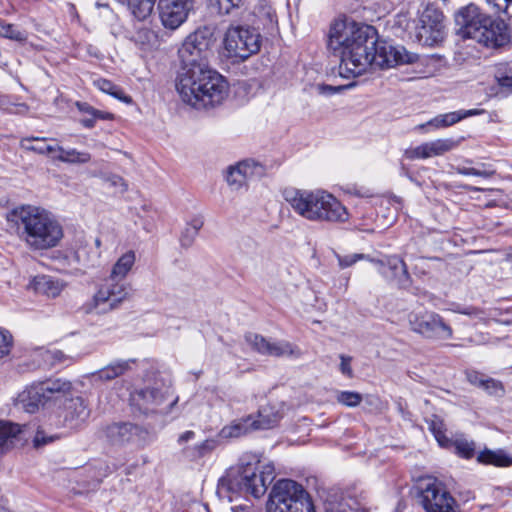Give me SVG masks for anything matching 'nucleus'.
Wrapping results in <instances>:
<instances>
[{"instance_id":"obj_1","label":"nucleus","mask_w":512,"mask_h":512,"mask_svg":"<svg viewBox=\"0 0 512 512\" xmlns=\"http://www.w3.org/2000/svg\"><path fill=\"white\" fill-rule=\"evenodd\" d=\"M327 48L340 59L339 74L344 78L360 76L373 64L388 68L418 60L417 54L403 46L379 42L374 27L349 19L331 23Z\"/></svg>"},{"instance_id":"obj_2","label":"nucleus","mask_w":512,"mask_h":512,"mask_svg":"<svg viewBox=\"0 0 512 512\" xmlns=\"http://www.w3.org/2000/svg\"><path fill=\"white\" fill-rule=\"evenodd\" d=\"M210 40L204 31L190 34L179 49L181 72L176 90L183 102L197 109L220 104L227 96L224 77L208 66Z\"/></svg>"},{"instance_id":"obj_3","label":"nucleus","mask_w":512,"mask_h":512,"mask_svg":"<svg viewBox=\"0 0 512 512\" xmlns=\"http://www.w3.org/2000/svg\"><path fill=\"white\" fill-rule=\"evenodd\" d=\"M274 478L275 468L272 462L262 460L254 453H244L237 467L229 469L220 478L217 493L229 501L238 496L248 495L260 498L266 493Z\"/></svg>"},{"instance_id":"obj_4","label":"nucleus","mask_w":512,"mask_h":512,"mask_svg":"<svg viewBox=\"0 0 512 512\" xmlns=\"http://www.w3.org/2000/svg\"><path fill=\"white\" fill-rule=\"evenodd\" d=\"M20 239L35 251L47 250L58 245L63 229L56 217L48 210L23 205L12 212Z\"/></svg>"},{"instance_id":"obj_5","label":"nucleus","mask_w":512,"mask_h":512,"mask_svg":"<svg viewBox=\"0 0 512 512\" xmlns=\"http://www.w3.org/2000/svg\"><path fill=\"white\" fill-rule=\"evenodd\" d=\"M282 196L297 215L308 221L344 223L350 216L340 200L326 190L289 187L283 190Z\"/></svg>"},{"instance_id":"obj_6","label":"nucleus","mask_w":512,"mask_h":512,"mask_svg":"<svg viewBox=\"0 0 512 512\" xmlns=\"http://www.w3.org/2000/svg\"><path fill=\"white\" fill-rule=\"evenodd\" d=\"M136 262L133 250L122 254L112 266L110 281L102 284L94 296L85 303L86 313L104 314L115 308L128 297V290L122 280L132 271Z\"/></svg>"},{"instance_id":"obj_7","label":"nucleus","mask_w":512,"mask_h":512,"mask_svg":"<svg viewBox=\"0 0 512 512\" xmlns=\"http://www.w3.org/2000/svg\"><path fill=\"white\" fill-rule=\"evenodd\" d=\"M71 390V382L60 378L32 383L18 394L15 405L18 409L33 414L50 402L56 403L65 399Z\"/></svg>"},{"instance_id":"obj_8","label":"nucleus","mask_w":512,"mask_h":512,"mask_svg":"<svg viewBox=\"0 0 512 512\" xmlns=\"http://www.w3.org/2000/svg\"><path fill=\"white\" fill-rule=\"evenodd\" d=\"M267 512H315L310 495L294 480L281 479L272 487Z\"/></svg>"},{"instance_id":"obj_9","label":"nucleus","mask_w":512,"mask_h":512,"mask_svg":"<svg viewBox=\"0 0 512 512\" xmlns=\"http://www.w3.org/2000/svg\"><path fill=\"white\" fill-rule=\"evenodd\" d=\"M130 401L133 406L144 414H169L177 404L178 397L171 387L162 380H156L131 393Z\"/></svg>"},{"instance_id":"obj_10","label":"nucleus","mask_w":512,"mask_h":512,"mask_svg":"<svg viewBox=\"0 0 512 512\" xmlns=\"http://www.w3.org/2000/svg\"><path fill=\"white\" fill-rule=\"evenodd\" d=\"M262 37L253 27L245 25L230 26L223 38V47L227 57L244 61L260 51Z\"/></svg>"},{"instance_id":"obj_11","label":"nucleus","mask_w":512,"mask_h":512,"mask_svg":"<svg viewBox=\"0 0 512 512\" xmlns=\"http://www.w3.org/2000/svg\"><path fill=\"white\" fill-rule=\"evenodd\" d=\"M419 503L425 512H455L456 501L445 484L434 477L421 479L417 486Z\"/></svg>"},{"instance_id":"obj_12","label":"nucleus","mask_w":512,"mask_h":512,"mask_svg":"<svg viewBox=\"0 0 512 512\" xmlns=\"http://www.w3.org/2000/svg\"><path fill=\"white\" fill-rule=\"evenodd\" d=\"M102 438L113 446L134 445L143 448L152 442L149 431L130 422L112 423L102 429Z\"/></svg>"},{"instance_id":"obj_13","label":"nucleus","mask_w":512,"mask_h":512,"mask_svg":"<svg viewBox=\"0 0 512 512\" xmlns=\"http://www.w3.org/2000/svg\"><path fill=\"white\" fill-rule=\"evenodd\" d=\"M445 25L443 13L433 5H427L420 13L415 26V38L423 46H434L443 41Z\"/></svg>"},{"instance_id":"obj_14","label":"nucleus","mask_w":512,"mask_h":512,"mask_svg":"<svg viewBox=\"0 0 512 512\" xmlns=\"http://www.w3.org/2000/svg\"><path fill=\"white\" fill-rule=\"evenodd\" d=\"M409 324L414 332L426 338L448 340L453 336L452 328L435 312L412 313Z\"/></svg>"},{"instance_id":"obj_15","label":"nucleus","mask_w":512,"mask_h":512,"mask_svg":"<svg viewBox=\"0 0 512 512\" xmlns=\"http://www.w3.org/2000/svg\"><path fill=\"white\" fill-rule=\"evenodd\" d=\"M488 16L481 13L480 9L469 4L461 8L455 15V23L458 27V34L463 38H469L476 41L478 34L483 29Z\"/></svg>"},{"instance_id":"obj_16","label":"nucleus","mask_w":512,"mask_h":512,"mask_svg":"<svg viewBox=\"0 0 512 512\" xmlns=\"http://www.w3.org/2000/svg\"><path fill=\"white\" fill-rule=\"evenodd\" d=\"M193 8L192 0H159L158 9L165 28L175 30L183 24Z\"/></svg>"},{"instance_id":"obj_17","label":"nucleus","mask_w":512,"mask_h":512,"mask_svg":"<svg viewBox=\"0 0 512 512\" xmlns=\"http://www.w3.org/2000/svg\"><path fill=\"white\" fill-rule=\"evenodd\" d=\"M457 146L458 141L452 138H439L406 149L404 151V157L408 160H424L431 157L442 156L455 149Z\"/></svg>"},{"instance_id":"obj_18","label":"nucleus","mask_w":512,"mask_h":512,"mask_svg":"<svg viewBox=\"0 0 512 512\" xmlns=\"http://www.w3.org/2000/svg\"><path fill=\"white\" fill-rule=\"evenodd\" d=\"M264 174L265 168L262 164L254 160H244L228 168L226 181L232 189L237 190L241 188L248 179L259 178Z\"/></svg>"},{"instance_id":"obj_19","label":"nucleus","mask_w":512,"mask_h":512,"mask_svg":"<svg viewBox=\"0 0 512 512\" xmlns=\"http://www.w3.org/2000/svg\"><path fill=\"white\" fill-rule=\"evenodd\" d=\"M509 40L507 26L502 20H493L488 17L476 41L487 47H501Z\"/></svg>"},{"instance_id":"obj_20","label":"nucleus","mask_w":512,"mask_h":512,"mask_svg":"<svg viewBox=\"0 0 512 512\" xmlns=\"http://www.w3.org/2000/svg\"><path fill=\"white\" fill-rule=\"evenodd\" d=\"M379 273L384 277L393 279L402 288L410 285V275L405 262L397 256H388L384 260H378Z\"/></svg>"},{"instance_id":"obj_21","label":"nucleus","mask_w":512,"mask_h":512,"mask_svg":"<svg viewBox=\"0 0 512 512\" xmlns=\"http://www.w3.org/2000/svg\"><path fill=\"white\" fill-rule=\"evenodd\" d=\"M195 436L194 431L188 430L180 434L177 439V443L182 446L181 455L188 461H197L215 448V442L213 440H204L192 446H185V444L193 440Z\"/></svg>"},{"instance_id":"obj_22","label":"nucleus","mask_w":512,"mask_h":512,"mask_svg":"<svg viewBox=\"0 0 512 512\" xmlns=\"http://www.w3.org/2000/svg\"><path fill=\"white\" fill-rule=\"evenodd\" d=\"M431 430L441 447L448 448L453 446L455 453L465 459H470L475 455L476 445L474 441L463 436L457 437L455 440H450L444 435L440 427L436 426V423L431 425Z\"/></svg>"},{"instance_id":"obj_23","label":"nucleus","mask_w":512,"mask_h":512,"mask_svg":"<svg viewBox=\"0 0 512 512\" xmlns=\"http://www.w3.org/2000/svg\"><path fill=\"white\" fill-rule=\"evenodd\" d=\"M246 340L255 350L265 355L285 356L293 353L292 345L288 342H270L258 334H249Z\"/></svg>"},{"instance_id":"obj_24","label":"nucleus","mask_w":512,"mask_h":512,"mask_svg":"<svg viewBox=\"0 0 512 512\" xmlns=\"http://www.w3.org/2000/svg\"><path fill=\"white\" fill-rule=\"evenodd\" d=\"M484 111L481 109H469V110H459L453 111L445 114H439L435 116L433 119L429 120L425 124L419 125V128H433V129H441L449 127L462 119L476 116L482 114Z\"/></svg>"},{"instance_id":"obj_25","label":"nucleus","mask_w":512,"mask_h":512,"mask_svg":"<svg viewBox=\"0 0 512 512\" xmlns=\"http://www.w3.org/2000/svg\"><path fill=\"white\" fill-rule=\"evenodd\" d=\"M27 425L0 420V453L26 436Z\"/></svg>"},{"instance_id":"obj_26","label":"nucleus","mask_w":512,"mask_h":512,"mask_svg":"<svg viewBox=\"0 0 512 512\" xmlns=\"http://www.w3.org/2000/svg\"><path fill=\"white\" fill-rule=\"evenodd\" d=\"M281 409L273 405L262 406L257 418L251 416V425L254 430L270 429L278 424L282 418Z\"/></svg>"},{"instance_id":"obj_27","label":"nucleus","mask_w":512,"mask_h":512,"mask_svg":"<svg viewBox=\"0 0 512 512\" xmlns=\"http://www.w3.org/2000/svg\"><path fill=\"white\" fill-rule=\"evenodd\" d=\"M32 285L37 293L52 298L59 296L66 286L64 281L49 275L36 276Z\"/></svg>"},{"instance_id":"obj_28","label":"nucleus","mask_w":512,"mask_h":512,"mask_svg":"<svg viewBox=\"0 0 512 512\" xmlns=\"http://www.w3.org/2000/svg\"><path fill=\"white\" fill-rule=\"evenodd\" d=\"M49 141L55 140L45 137H26L21 139L20 146L26 151L49 155L52 158V155H56L58 144H51Z\"/></svg>"},{"instance_id":"obj_29","label":"nucleus","mask_w":512,"mask_h":512,"mask_svg":"<svg viewBox=\"0 0 512 512\" xmlns=\"http://www.w3.org/2000/svg\"><path fill=\"white\" fill-rule=\"evenodd\" d=\"M52 159L67 164L82 165L90 162L91 154L87 151H79L75 148H65L58 145L56 155H52Z\"/></svg>"},{"instance_id":"obj_30","label":"nucleus","mask_w":512,"mask_h":512,"mask_svg":"<svg viewBox=\"0 0 512 512\" xmlns=\"http://www.w3.org/2000/svg\"><path fill=\"white\" fill-rule=\"evenodd\" d=\"M365 503L350 495L337 501H328L325 512H366Z\"/></svg>"},{"instance_id":"obj_31","label":"nucleus","mask_w":512,"mask_h":512,"mask_svg":"<svg viewBox=\"0 0 512 512\" xmlns=\"http://www.w3.org/2000/svg\"><path fill=\"white\" fill-rule=\"evenodd\" d=\"M133 360H115L98 370L93 374V377L99 380L110 381L113 380L123 374H125L130 369V364Z\"/></svg>"},{"instance_id":"obj_32","label":"nucleus","mask_w":512,"mask_h":512,"mask_svg":"<svg viewBox=\"0 0 512 512\" xmlns=\"http://www.w3.org/2000/svg\"><path fill=\"white\" fill-rule=\"evenodd\" d=\"M90 415V410L81 397L72 398L67 406L66 420L75 422V424L85 422Z\"/></svg>"},{"instance_id":"obj_33","label":"nucleus","mask_w":512,"mask_h":512,"mask_svg":"<svg viewBox=\"0 0 512 512\" xmlns=\"http://www.w3.org/2000/svg\"><path fill=\"white\" fill-rule=\"evenodd\" d=\"M203 225L204 220L200 215L193 216L189 221H187L180 236L181 246L185 248L190 247L198 236V233Z\"/></svg>"},{"instance_id":"obj_34","label":"nucleus","mask_w":512,"mask_h":512,"mask_svg":"<svg viewBox=\"0 0 512 512\" xmlns=\"http://www.w3.org/2000/svg\"><path fill=\"white\" fill-rule=\"evenodd\" d=\"M453 311L456 313H459V314H464V315L470 316L474 319H477L479 322H482L485 324L488 323V321H490V320L496 321V316L498 314L496 309H490L488 311H484V310H481L476 307L462 308V307L458 306L456 309H453ZM497 322H498V320H497ZM499 323L504 324V325H511L512 321L511 320H501V321H499Z\"/></svg>"},{"instance_id":"obj_35","label":"nucleus","mask_w":512,"mask_h":512,"mask_svg":"<svg viewBox=\"0 0 512 512\" xmlns=\"http://www.w3.org/2000/svg\"><path fill=\"white\" fill-rule=\"evenodd\" d=\"M251 416L234 420L230 424L224 426L220 431V436L222 438H237L242 435L247 434L248 432L254 430L252 428Z\"/></svg>"},{"instance_id":"obj_36","label":"nucleus","mask_w":512,"mask_h":512,"mask_svg":"<svg viewBox=\"0 0 512 512\" xmlns=\"http://www.w3.org/2000/svg\"><path fill=\"white\" fill-rule=\"evenodd\" d=\"M127 5L131 14L142 21L148 18L153 12L156 0H117Z\"/></svg>"},{"instance_id":"obj_37","label":"nucleus","mask_w":512,"mask_h":512,"mask_svg":"<svg viewBox=\"0 0 512 512\" xmlns=\"http://www.w3.org/2000/svg\"><path fill=\"white\" fill-rule=\"evenodd\" d=\"M477 460L479 463L497 467H508L512 465V458L501 450L492 451L486 449L478 454Z\"/></svg>"},{"instance_id":"obj_38","label":"nucleus","mask_w":512,"mask_h":512,"mask_svg":"<svg viewBox=\"0 0 512 512\" xmlns=\"http://www.w3.org/2000/svg\"><path fill=\"white\" fill-rule=\"evenodd\" d=\"M95 86L104 93H107L116 99H119L125 103H130L131 98L127 96L121 88L116 86L110 80L99 78L94 81Z\"/></svg>"},{"instance_id":"obj_39","label":"nucleus","mask_w":512,"mask_h":512,"mask_svg":"<svg viewBox=\"0 0 512 512\" xmlns=\"http://www.w3.org/2000/svg\"><path fill=\"white\" fill-rule=\"evenodd\" d=\"M0 36L17 42H25L27 40V33L24 30H21L16 25L7 23L1 19Z\"/></svg>"},{"instance_id":"obj_40","label":"nucleus","mask_w":512,"mask_h":512,"mask_svg":"<svg viewBox=\"0 0 512 512\" xmlns=\"http://www.w3.org/2000/svg\"><path fill=\"white\" fill-rule=\"evenodd\" d=\"M14 345V339L11 332L0 327V359L10 355Z\"/></svg>"},{"instance_id":"obj_41","label":"nucleus","mask_w":512,"mask_h":512,"mask_svg":"<svg viewBox=\"0 0 512 512\" xmlns=\"http://www.w3.org/2000/svg\"><path fill=\"white\" fill-rule=\"evenodd\" d=\"M337 401L347 407H356L362 401L361 394L353 391H340L336 396Z\"/></svg>"},{"instance_id":"obj_42","label":"nucleus","mask_w":512,"mask_h":512,"mask_svg":"<svg viewBox=\"0 0 512 512\" xmlns=\"http://www.w3.org/2000/svg\"><path fill=\"white\" fill-rule=\"evenodd\" d=\"M242 0H210L211 6L221 15H227L240 6Z\"/></svg>"},{"instance_id":"obj_43","label":"nucleus","mask_w":512,"mask_h":512,"mask_svg":"<svg viewBox=\"0 0 512 512\" xmlns=\"http://www.w3.org/2000/svg\"><path fill=\"white\" fill-rule=\"evenodd\" d=\"M479 386L483 387L490 394L500 395L503 393L501 382L492 378L480 379Z\"/></svg>"},{"instance_id":"obj_44","label":"nucleus","mask_w":512,"mask_h":512,"mask_svg":"<svg viewBox=\"0 0 512 512\" xmlns=\"http://www.w3.org/2000/svg\"><path fill=\"white\" fill-rule=\"evenodd\" d=\"M457 172L461 175H466V176L471 175V176H477V177H483V178H490L494 174V171L480 170V169L473 168V167L458 168Z\"/></svg>"},{"instance_id":"obj_45","label":"nucleus","mask_w":512,"mask_h":512,"mask_svg":"<svg viewBox=\"0 0 512 512\" xmlns=\"http://www.w3.org/2000/svg\"><path fill=\"white\" fill-rule=\"evenodd\" d=\"M56 439V435H47L44 430L38 429L33 439V443L36 448H39L41 446L52 443Z\"/></svg>"},{"instance_id":"obj_46","label":"nucleus","mask_w":512,"mask_h":512,"mask_svg":"<svg viewBox=\"0 0 512 512\" xmlns=\"http://www.w3.org/2000/svg\"><path fill=\"white\" fill-rule=\"evenodd\" d=\"M366 256L364 254H352L346 256H338V262L341 268H347L358 260L365 259Z\"/></svg>"},{"instance_id":"obj_47","label":"nucleus","mask_w":512,"mask_h":512,"mask_svg":"<svg viewBox=\"0 0 512 512\" xmlns=\"http://www.w3.org/2000/svg\"><path fill=\"white\" fill-rule=\"evenodd\" d=\"M512 0H486V2L495 9L498 13H505L509 11Z\"/></svg>"},{"instance_id":"obj_48","label":"nucleus","mask_w":512,"mask_h":512,"mask_svg":"<svg viewBox=\"0 0 512 512\" xmlns=\"http://www.w3.org/2000/svg\"><path fill=\"white\" fill-rule=\"evenodd\" d=\"M352 357L346 355H340V371L347 377L353 376V370L351 367Z\"/></svg>"},{"instance_id":"obj_49","label":"nucleus","mask_w":512,"mask_h":512,"mask_svg":"<svg viewBox=\"0 0 512 512\" xmlns=\"http://www.w3.org/2000/svg\"><path fill=\"white\" fill-rule=\"evenodd\" d=\"M107 182L110 184V186L117 188L120 193H124L128 189V185L125 180L118 175H112L108 177Z\"/></svg>"},{"instance_id":"obj_50","label":"nucleus","mask_w":512,"mask_h":512,"mask_svg":"<svg viewBox=\"0 0 512 512\" xmlns=\"http://www.w3.org/2000/svg\"><path fill=\"white\" fill-rule=\"evenodd\" d=\"M319 93L321 94H327V95H331V94H334L336 92H338L339 90L342 89V87L338 86V87H334V86H330V85H318L317 87Z\"/></svg>"},{"instance_id":"obj_51","label":"nucleus","mask_w":512,"mask_h":512,"mask_svg":"<svg viewBox=\"0 0 512 512\" xmlns=\"http://www.w3.org/2000/svg\"><path fill=\"white\" fill-rule=\"evenodd\" d=\"M10 111L15 114H26L29 111V107L25 103L14 104L13 108H10Z\"/></svg>"},{"instance_id":"obj_52","label":"nucleus","mask_w":512,"mask_h":512,"mask_svg":"<svg viewBox=\"0 0 512 512\" xmlns=\"http://www.w3.org/2000/svg\"><path fill=\"white\" fill-rule=\"evenodd\" d=\"M233 512H261L259 509L252 505H239L232 507Z\"/></svg>"},{"instance_id":"obj_53","label":"nucleus","mask_w":512,"mask_h":512,"mask_svg":"<svg viewBox=\"0 0 512 512\" xmlns=\"http://www.w3.org/2000/svg\"><path fill=\"white\" fill-rule=\"evenodd\" d=\"M498 82L501 87L512 90V74H507L499 78Z\"/></svg>"},{"instance_id":"obj_54","label":"nucleus","mask_w":512,"mask_h":512,"mask_svg":"<svg viewBox=\"0 0 512 512\" xmlns=\"http://www.w3.org/2000/svg\"><path fill=\"white\" fill-rule=\"evenodd\" d=\"M91 116H93V118H95V121L98 119H102V120L112 119V115L110 113L103 112V111H100L97 109H94Z\"/></svg>"},{"instance_id":"obj_55","label":"nucleus","mask_w":512,"mask_h":512,"mask_svg":"<svg viewBox=\"0 0 512 512\" xmlns=\"http://www.w3.org/2000/svg\"><path fill=\"white\" fill-rule=\"evenodd\" d=\"M77 107L81 112L87 114V116H91L95 109L87 103H77Z\"/></svg>"},{"instance_id":"obj_56","label":"nucleus","mask_w":512,"mask_h":512,"mask_svg":"<svg viewBox=\"0 0 512 512\" xmlns=\"http://www.w3.org/2000/svg\"><path fill=\"white\" fill-rule=\"evenodd\" d=\"M95 118L93 116L85 117L81 120V123L86 128H93L95 125Z\"/></svg>"},{"instance_id":"obj_57","label":"nucleus","mask_w":512,"mask_h":512,"mask_svg":"<svg viewBox=\"0 0 512 512\" xmlns=\"http://www.w3.org/2000/svg\"><path fill=\"white\" fill-rule=\"evenodd\" d=\"M350 193L352 194H355L357 196H361V197H369L371 196V193L369 192V190H363V189H356V188H353L352 189H349L348 190Z\"/></svg>"},{"instance_id":"obj_58","label":"nucleus","mask_w":512,"mask_h":512,"mask_svg":"<svg viewBox=\"0 0 512 512\" xmlns=\"http://www.w3.org/2000/svg\"><path fill=\"white\" fill-rule=\"evenodd\" d=\"M480 379H485L483 376H480V375H471L469 376V381L475 385H478L479 386V382H480Z\"/></svg>"},{"instance_id":"obj_59","label":"nucleus","mask_w":512,"mask_h":512,"mask_svg":"<svg viewBox=\"0 0 512 512\" xmlns=\"http://www.w3.org/2000/svg\"><path fill=\"white\" fill-rule=\"evenodd\" d=\"M72 258L74 259L75 262L80 263V251L72 253Z\"/></svg>"},{"instance_id":"obj_60","label":"nucleus","mask_w":512,"mask_h":512,"mask_svg":"<svg viewBox=\"0 0 512 512\" xmlns=\"http://www.w3.org/2000/svg\"><path fill=\"white\" fill-rule=\"evenodd\" d=\"M95 246H96L97 248H100V246H101V240H100L99 238H96V239H95Z\"/></svg>"},{"instance_id":"obj_61","label":"nucleus","mask_w":512,"mask_h":512,"mask_svg":"<svg viewBox=\"0 0 512 512\" xmlns=\"http://www.w3.org/2000/svg\"><path fill=\"white\" fill-rule=\"evenodd\" d=\"M268 16H269L270 20L273 21L274 15L271 13H268Z\"/></svg>"},{"instance_id":"obj_62","label":"nucleus","mask_w":512,"mask_h":512,"mask_svg":"<svg viewBox=\"0 0 512 512\" xmlns=\"http://www.w3.org/2000/svg\"><path fill=\"white\" fill-rule=\"evenodd\" d=\"M509 261L512 263V253L509 255Z\"/></svg>"},{"instance_id":"obj_63","label":"nucleus","mask_w":512,"mask_h":512,"mask_svg":"<svg viewBox=\"0 0 512 512\" xmlns=\"http://www.w3.org/2000/svg\"><path fill=\"white\" fill-rule=\"evenodd\" d=\"M0 512H2V509L0 508Z\"/></svg>"},{"instance_id":"obj_64","label":"nucleus","mask_w":512,"mask_h":512,"mask_svg":"<svg viewBox=\"0 0 512 512\" xmlns=\"http://www.w3.org/2000/svg\"><path fill=\"white\" fill-rule=\"evenodd\" d=\"M455 512H458V511H455Z\"/></svg>"}]
</instances>
